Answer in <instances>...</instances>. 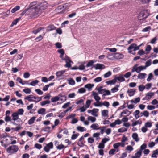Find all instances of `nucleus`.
<instances>
[{
    "label": "nucleus",
    "mask_w": 158,
    "mask_h": 158,
    "mask_svg": "<svg viewBox=\"0 0 158 158\" xmlns=\"http://www.w3.org/2000/svg\"><path fill=\"white\" fill-rule=\"evenodd\" d=\"M116 82L118 80L120 82H123L125 81V79L123 76L122 74H120L118 76H115L114 77Z\"/></svg>",
    "instance_id": "f8f14e48"
},
{
    "label": "nucleus",
    "mask_w": 158,
    "mask_h": 158,
    "mask_svg": "<svg viewBox=\"0 0 158 158\" xmlns=\"http://www.w3.org/2000/svg\"><path fill=\"white\" fill-rule=\"evenodd\" d=\"M95 62H96V60H90L88 62V63H87L86 65V66L87 67H90L93 65V64Z\"/></svg>",
    "instance_id": "c9c22d12"
},
{
    "label": "nucleus",
    "mask_w": 158,
    "mask_h": 158,
    "mask_svg": "<svg viewBox=\"0 0 158 158\" xmlns=\"http://www.w3.org/2000/svg\"><path fill=\"white\" fill-rule=\"evenodd\" d=\"M77 129L81 132H83L86 130V129L85 127L80 126H78L77 128Z\"/></svg>",
    "instance_id": "72a5a7b5"
},
{
    "label": "nucleus",
    "mask_w": 158,
    "mask_h": 158,
    "mask_svg": "<svg viewBox=\"0 0 158 158\" xmlns=\"http://www.w3.org/2000/svg\"><path fill=\"white\" fill-rule=\"evenodd\" d=\"M119 151L118 149H112L110 150L109 151V153L110 155H114V152L116 151L118 152Z\"/></svg>",
    "instance_id": "49530a36"
},
{
    "label": "nucleus",
    "mask_w": 158,
    "mask_h": 158,
    "mask_svg": "<svg viewBox=\"0 0 158 158\" xmlns=\"http://www.w3.org/2000/svg\"><path fill=\"white\" fill-rule=\"evenodd\" d=\"M28 9L27 8L25 9L20 14V15L23 16L24 15H31V17L35 16V15H33V13L30 10V9Z\"/></svg>",
    "instance_id": "0eeeda50"
},
{
    "label": "nucleus",
    "mask_w": 158,
    "mask_h": 158,
    "mask_svg": "<svg viewBox=\"0 0 158 158\" xmlns=\"http://www.w3.org/2000/svg\"><path fill=\"white\" fill-rule=\"evenodd\" d=\"M17 113L19 115H22L23 114L24 110L23 109H18Z\"/></svg>",
    "instance_id": "5fc2aeb1"
},
{
    "label": "nucleus",
    "mask_w": 158,
    "mask_h": 158,
    "mask_svg": "<svg viewBox=\"0 0 158 158\" xmlns=\"http://www.w3.org/2000/svg\"><path fill=\"white\" fill-rule=\"evenodd\" d=\"M56 29V27L54 26V25L50 24L47 27V30L48 31H50L55 30Z\"/></svg>",
    "instance_id": "393cba45"
},
{
    "label": "nucleus",
    "mask_w": 158,
    "mask_h": 158,
    "mask_svg": "<svg viewBox=\"0 0 158 158\" xmlns=\"http://www.w3.org/2000/svg\"><path fill=\"white\" fill-rule=\"evenodd\" d=\"M69 84L71 85H73L75 84V81L74 80L72 79H70L68 80Z\"/></svg>",
    "instance_id": "13d9d810"
},
{
    "label": "nucleus",
    "mask_w": 158,
    "mask_h": 158,
    "mask_svg": "<svg viewBox=\"0 0 158 158\" xmlns=\"http://www.w3.org/2000/svg\"><path fill=\"white\" fill-rule=\"evenodd\" d=\"M35 117H32L28 121V123L29 125H31L33 123L35 120Z\"/></svg>",
    "instance_id": "09e8293b"
},
{
    "label": "nucleus",
    "mask_w": 158,
    "mask_h": 158,
    "mask_svg": "<svg viewBox=\"0 0 158 158\" xmlns=\"http://www.w3.org/2000/svg\"><path fill=\"white\" fill-rule=\"evenodd\" d=\"M50 102L49 100H47L42 101L40 103V104L42 106H43L45 105L49 104Z\"/></svg>",
    "instance_id": "ea45409f"
},
{
    "label": "nucleus",
    "mask_w": 158,
    "mask_h": 158,
    "mask_svg": "<svg viewBox=\"0 0 158 158\" xmlns=\"http://www.w3.org/2000/svg\"><path fill=\"white\" fill-rule=\"evenodd\" d=\"M151 49V47L150 45H147V47L145 49L146 51H147L146 52H145V54H148L149 53V51Z\"/></svg>",
    "instance_id": "de8ad7c7"
},
{
    "label": "nucleus",
    "mask_w": 158,
    "mask_h": 158,
    "mask_svg": "<svg viewBox=\"0 0 158 158\" xmlns=\"http://www.w3.org/2000/svg\"><path fill=\"white\" fill-rule=\"evenodd\" d=\"M44 27H39V28H38V29H37L34 30L32 31V32L35 34H37V33H38V32H39L40 30L44 29Z\"/></svg>",
    "instance_id": "a19ab883"
},
{
    "label": "nucleus",
    "mask_w": 158,
    "mask_h": 158,
    "mask_svg": "<svg viewBox=\"0 0 158 158\" xmlns=\"http://www.w3.org/2000/svg\"><path fill=\"white\" fill-rule=\"evenodd\" d=\"M51 129V127L48 126H47L45 127H44L43 128V130L44 131L49 132L50 131Z\"/></svg>",
    "instance_id": "680f3d73"
},
{
    "label": "nucleus",
    "mask_w": 158,
    "mask_h": 158,
    "mask_svg": "<svg viewBox=\"0 0 158 158\" xmlns=\"http://www.w3.org/2000/svg\"><path fill=\"white\" fill-rule=\"evenodd\" d=\"M93 101V100H87L86 102L85 107L86 108H89L91 102Z\"/></svg>",
    "instance_id": "f704fd0d"
},
{
    "label": "nucleus",
    "mask_w": 158,
    "mask_h": 158,
    "mask_svg": "<svg viewBox=\"0 0 158 158\" xmlns=\"http://www.w3.org/2000/svg\"><path fill=\"white\" fill-rule=\"evenodd\" d=\"M88 120L91 121L92 122H94L96 120V118L92 116H89L88 118Z\"/></svg>",
    "instance_id": "6e6d98bb"
},
{
    "label": "nucleus",
    "mask_w": 158,
    "mask_h": 158,
    "mask_svg": "<svg viewBox=\"0 0 158 158\" xmlns=\"http://www.w3.org/2000/svg\"><path fill=\"white\" fill-rule=\"evenodd\" d=\"M32 98H35V96H33V95H29L27 97L25 98L24 99H25L29 101L30 102H31V101H34V100L32 99Z\"/></svg>",
    "instance_id": "5701e85b"
},
{
    "label": "nucleus",
    "mask_w": 158,
    "mask_h": 158,
    "mask_svg": "<svg viewBox=\"0 0 158 158\" xmlns=\"http://www.w3.org/2000/svg\"><path fill=\"white\" fill-rule=\"evenodd\" d=\"M23 91L26 94H30L31 92V91L30 89L27 88L23 89Z\"/></svg>",
    "instance_id": "052dcab7"
},
{
    "label": "nucleus",
    "mask_w": 158,
    "mask_h": 158,
    "mask_svg": "<svg viewBox=\"0 0 158 158\" xmlns=\"http://www.w3.org/2000/svg\"><path fill=\"white\" fill-rule=\"evenodd\" d=\"M147 147V145L145 143L143 144L140 147L139 149L135 154V156H132L131 158H140L142 155V152Z\"/></svg>",
    "instance_id": "f03ea898"
},
{
    "label": "nucleus",
    "mask_w": 158,
    "mask_h": 158,
    "mask_svg": "<svg viewBox=\"0 0 158 158\" xmlns=\"http://www.w3.org/2000/svg\"><path fill=\"white\" fill-rule=\"evenodd\" d=\"M119 87L118 85H117L116 86L111 89V91L113 93H114L116 92L118 90V88Z\"/></svg>",
    "instance_id": "79ce46f5"
},
{
    "label": "nucleus",
    "mask_w": 158,
    "mask_h": 158,
    "mask_svg": "<svg viewBox=\"0 0 158 158\" xmlns=\"http://www.w3.org/2000/svg\"><path fill=\"white\" fill-rule=\"evenodd\" d=\"M120 146V143H117L113 145V147L115 149H118V148Z\"/></svg>",
    "instance_id": "69168bd1"
},
{
    "label": "nucleus",
    "mask_w": 158,
    "mask_h": 158,
    "mask_svg": "<svg viewBox=\"0 0 158 158\" xmlns=\"http://www.w3.org/2000/svg\"><path fill=\"white\" fill-rule=\"evenodd\" d=\"M146 75V74L145 73H139L138 74L137 77L139 79H142L145 78Z\"/></svg>",
    "instance_id": "b1692460"
},
{
    "label": "nucleus",
    "mask_w": 158,
    "mask_h": 158,
    "mask_svg": "<svg viewBox=\"0 0 158 158\" xmlns=\"http://www.w3.org/2000/svg\"><path fill=\"white\" fill-rule=\"evenodd\" d=\"M138 64H135L132 67L131 70V72H135L137 73H140V72L142 70L145 69V67L144 66H138Z\"/></svg>",
    "instance_id": "39448f33"
},
{
    "label": "nucleus",
    "mask_w": 158,
    "mask_h": 158,
    "mask_svg": "<svg viewBox=\"0 0 158 158\" xmlns=\"http://www.w3.org/2000/svg\"><path fill=\"white\" fill-rule=\"evenodd\" d=\"M112 73L110 71H108L107 73L104 75V77L105 78H107L111 75Z\"/></svg>",
    "instance_id": "4d7b16f0"
},
{
    "label": "nucleus",
    "mask_w": 158,
    "mask_h": 158,
    "mask_svg": "<svg viewBox=\"0 0 158 158\" xmlns=\"http://www.w3.org/2000/svg\"><path fill=\"white\" fill-rule=\"evenodd\" d=\"M123 56L121 54L118 53H116L114 54V58L117 59H122L123 57Z\"/></svg>",
    "instance_id": "dca6fc26"
},
{
    "label": "nucleus",
    "mask_w": 158,
    "mask_h": 158,
    "mask_svg": "<svg viewBox=\"0 0 158 158\" xmlns=\"http://www.w3.org/2000/svg\"><path fill=\"white\" fill-rule=\"evenodd\" d=\"M16 81L18 82H19L22 85H24L25 84H29L27 81H23L22 79L19 77H17V78L16 79Z\"/></svg>",
    "instance_id": "4be33fe9"
},
{
    "label": "nucleus",
    "mask_w": 158,
    "mask_h": 158,
    "mask_svg": "<svg viewBox=\"0 0 158 158\" xmlns=\"http://www.w3.org/2000/svg\"><path fill=\"white\" fill-rule=\"evenodd\" d=\"M60 96L61 97H60V100L61 101H63V102H64V101L66 100V97L64 95H62L61 94Z\"/></svg>",
    "instance_id": "0e129e2a"
},
{
    "label": "nucleus",
    "mask_w": 158,
    "mask_h": 158,
    "mask_svg": "<svg viewBox=\"0 0 158 158\" xmlns=\"http://www.w3.org/2000/svg\"><path fill=\"white\" fill-rule=\"evenodd\" d=\"M154 95V93L151 92H148L147 93L145 96L143 98V100H149Z\"/></svg>",
    "instance_id": "9b49d317"
},
{
    "label": "nucleus",
    "mask_w": 158,
    "mask_h": 158,
    "mask_svg": "<svg viewBox=\"0 0 158 158\" xmlns=\"http://www.w3.org/2000/svg\"><path fill=\"white\" fill-rule=\"evenodd\" d=\"M110 105L109 102L107 101H105L104 102L102 103V102H99V104L96 105V104H94V106H102L103 105L108 107Z\"/></svg>",
    "instance_id": "ddd939ff"
},
{
    "label": "nucleus",
    "mask_w": 158,
    "mask_h": 158,
    "mask_svg": "<svg viewBox=\"0 0 158 158\" xmlns=\"http://www.w3.org/2000/svg\"><path fill=\"white\" fill-rule=\"evenodd\" d=\"M114 54L110 52H108L106 56L107 58L110 60H113L114 59Z\"/></svg>",
    "instance_id": "a878e982"
},
{
    "label": "nucleus",
    "mask_w": 158,
    "mask_h": 158,
    "mask_svg": "<svg viewBox=\"0 0 158 158\" xmlns=\"http://www.w3.org/2000/svg\"><path fill=\"white\" fill-rule=\"evenodd\" d=\"M144 126L147 128H148V127L150 128L152 127V124L150 122H147L145 123Z\"/></svg>",
    "instance_id": "e2e57ef3"
},
{
    "label": "nucleus",
    "mask_w": 158,
    "mask_h": 158,
    "mask_svg": "<svg viewBox=\"0 0 158 158\" xmlns=\"http://www.w3.org/2000/svg\"><path fill=\"white\" fill-rule=\"evenodd\" d=\"M151 60L150 59H149L147 60L146 62L145 63V65L144 66V67H145V69L146 68L148 67L151 65Z\"/></svg>",
    "instance_id": "c03bdc74"
},
{
    "label": "nucleus",
    "mask_w": 158,
    "mask_h": 158,
    "mask_svg": "<svg viewBox=\"0 0 158 158\" xmlns=\"http://www.w3.org/2000/svg\"><path fill=\"white\" fill-rule=\"evenodd\" d=\"M12 117V120L14 121H16L19 119V115L16 112H14L11 115Z\"/></svg>",
    "instance_id": "a211bd4d"
},
{
    "label": "nucleus",
    "mask_w": 158,
    "mask_h": 158,
    "mask_svg": "<svg viewBox=\"0 0 158 158\" xmlns=\"http://www.w3.org/2000/svg\"><path fill=\"white\" fill-rule=\"evenodd\" d=\"M99 126L98 123H93L90 126V127L94 130H100L101 134L103 135L106 130V127L102 126L99 127Z\"/></svg>",
    "instance_id": "7ed1b4c3"
},
{
    "label": "nucleus",
    "mask_w": 158,
    "mask_h": 158,
    "mask_svg": "<svg viewBox=\"0 0 158 158\" xmlns=\"http://www.w3.org/2000/svg\"><path fill=\"white\" fill-rule=\"evenodd\" d=\"M39 82V81L38 80H35V81H32L30 84H29L32 86H34L36 84H38Z\"/></svg>",
    "instance_id": "603ef678"
},
{
    "label": "nucleus",
    "mask_w": 158,
    "mask_h": 158,
    "mask_svg": "<svg viewBox=\"0 0 158 158\" xmlns=\"http://www.w3.org/2000/svg\"><path fill=\"white\" fill-rule=\"evenodd\" d=\"M48 6V3L46 2H44L40 3H38V6H35V8L30 9V10L32 11L33 15L35 17L40 15L42 10L45 9Z\"/></svg>",
    "instance_id": "f257e3e1"
},
{
    "label": "nucleus",
    "mask_w": 158,
    "mask_h": 158,
    "mask_svg": "<svg viewBox=\"0 0 158 158\" xmlns=\"http://www.w3.org/2000/svg\"><path fill=\"white\" fill-rule=\"evenodd\" d=\"M145 87L143 85H141L139 86V89L140 91H143L145 89Z\"/></svg>",
    "instance_id": "338daca9"
},
{
    "label": "nucleus",
    "mask_w": 158,
    "mask_h": 158,
    "mask_svg": "<svg viewBox=\"0 0 158 158\" xmlns=\"http://www.w3.org/2000/svg\"><path fill=\"white\" fill-rule=\"evenodd\" d=\"M116 82V80L114 77V78L112 80L106 81V83L107 85H113Z\"/></svg>",
    "instance_id": "7c9ffc66"
},
{
    "label": "nucleus",
    "mask_w": 158,
    "mask_h": 158,
    "mask_svg": "<svg viewBox=\"0 0 158 158\" xmlns=\"http://www.w3.org/2000/svg\"><path fill=\"white\" fill-rule=\"evenodd\" d=\"M67 59H66L64 61H65L66 63V64L65 65V66L66 67L70 68L71 67V63H73V62L71 60L70 58L69 57L67 58Z\"/></svg>",
    "instance_id": "4468645a"
},
{
    "label": "nucleus",
    "mask_w": 158,
    "mask_h": 158,
    "mask_svg": "<svg viewBox=\"0 0 158 158\" xmlns=\"http://www.w3.org/2000/svg\"><path fill=\"white\" fill-rule=\"evenodd\" d=\"M108 111L107 110H103L102 111V114L103 117H105L108 114Z\"/></svg>",
    "instance_id": "e433bc0d"
},
{
    "label": "nucleus",
    "mask_w": 158,
    "mask_h": 158,
    "mask_svg": "<svg viewBox=\"0 0 158 158\" xmlns=\"http://www.w3.org/2000/svg\"><path fill=\"white\" fill-rule=\"evenodd\" d=\"M6 122H11L12 120L10 116V115H5V117L4 118Z\"/></svg>",
    "instance_id": "a18cd8bd"
},
{
    "label": "nucleus",
    "mask_w": 158,
    "mask_h": 158,
    "mask_svg": "<svg viewBox=\"0 0 158 158\" xmlns=\"http://www.w3.org/2000/svg\"><path fill=\"white\" fill-rule=\"evenodd\" d=\"M142 123V121L140 119H139L138 120H136L135 122H133L131 124V126L134 127L138 124H141Z\"/></svg>",
    "instance_id": "bb28decb"
},
{
    "label": "nucleus",
    "mask_w": 158,
    "mask_h": 158,
    "mask_svg": "<svg viewBox=\"0 0 158 158\" xmlns=\"http://www.w3.org/2000/svg\"><path fill=\"white\" fill-rule=\"evenodd\" d=\"M140 113V111L139 110H136L133 113V115L136 119L139 118V115Z\"/></svg>",
    "instance_id": "2f4dec72"
},
{
    "label": "nucleus",
    "mask_w": 158,
    "mask_h": 158,
    "mask_svg": "<svg viewBox=\"0 0 158 158\" xmlns=\"http://www.w3.org/2000/svg\"><path fill=\"white\" fill-rule=\"evenodd\" d=\"M127 130V128L123 127L119 129L118 130V131L119 132H123L126 131Z\"/></svg>",
    "instance_id": "bf43d9fd"
},
{
    "label": "nucleus",
    "mask_w": 158,
    "mask_h": 158,
    "mask_svg": "<svg viewBox=\"0 0 158 158\" xmlns=\"http://www.w3.org/2000/svg\"><path fill=\"white\" fill-rule=\"evenodd\" d=\"M100 134H101V132L100 133V132H97V133H94L93 134V137L96 138V140H98L100 139L99 136L100 135Z\"/></svg>",
    "instance_id": "cd10ccee"
},
{
    "label": "nucleus",
    "mask_w": 158,
    "mask_h": 158,
    "mask_svg": "<svg viewBox=\"0 0 158 158\" xmlns=\"http://www.w3.org/2000/svg\"><path fill=\"white\" fill-rule=\"evenodd\" d=\"M158 155V149H156L153 151V153L152 155V157L157 158Z\"/></svg>",
    "instance_id": "4c0bfd02"
},
{
    "label": "nucleus",
    "mask_w": 158,
    "mask_h": 158,
    "mask_svg": "<svg viewBox=\"0 0 158 158\" xmlns=\"http://www.w3.org/2000/svg\"><path fill=\"white\" fill-rule=\"evenodd\" d=\"M92 93L94 98L96 101V102L93 103L94 105L95 104H96V105L99 104V102H99L101 99V98L98 95V94L97 93L93 91L92 92Z\"/></svg>",
    "instance_id": "6e6552de"
},
{
    "label": "nucleus",
    "mask_w": 158,
    "mask_h": 158,
    "mask_svg": "<svg viewBox=\"0 0 158 158\" xmlns=\"http://www.w3.org/2000/svg\"><path fill=\"white\" fill-rule=\"evenodd\" d=\"M140 100V98L139 97H138L136 98L134 100H131V102L132 103H134L135 104H136L139 102Z\"/></svg>",
    "instance_id": "8fccbe9b"
},
{
    "label": "nucleus",
    "mask_w": 158,
    "mask_h": 158,
    "mask_svg": "<svg viewBox=\"0 0 158 158\" xmlns=\"http://www.w3.org/2000/svg\"><path fill=\"white\" fill-rule=\"evenodd\" d=\"M46 109L44 108H42L38 110V113L39 114H45Z\"/></svg>",
    "instance_id": "473e14b6"
},
{
    "label": "nucleus",
    "mask_w": 158,
    "mask_h": 158,
    "mask_svg": "<svg viewBox=\"0 0 158 158\" xmlns=\"http://www.w3.org/2000/svg\"><path fill=\"white\" fill-rule=\"evenodd\" d=\"M17 146L13 145L9 146L6 150L8 153L13 154L17 152L19 150Z\"/></svg>",
    "instance_id": "20e7f679"
},
{
    "label": "nucleus",
    "mask_w": 158,
    "mask_h": 158,
    "mask_svg": "<svg viewBox=\"0 0 158 158\" xmlns=\"http://www.w3.org/2000/svg\"><path fill=\"white\" fill-rule=\"evenodd\" d=\"M21 18H17L15 19L12 22V24L11 25V26H13L14 25H16L17 23V22H18L19 20H20Z\"/></svg>",
    "instance_id": "864d4df0"
},
{
    "label": "nucleus",
    "mask_w": 158,
    "mask_h": 158,
    "mask_svg": "<svg viewBox=\"0 0 158 158\" xmlns=\"http://www.w3.org/2000/svg\"><path fill=\"white\" fill-rule=\"evenodd\" d=\"M94 86V85L90 84H88L85 86V88H87L89 91H90L93 87Z\"/></svg>",
    "instance_id": "c85d7f7f"
},
{
    "label": "nucleus",
    "mask_w": 158,
    "mask_h": 158,
    "mask_svg": "<svg viewBox=\"0 0 158 158\" xmlns=\"http://www.w3.org/2000/svg\"><path fill=\"white\" fill-rule=\"evenodd\" d=\"M105 89H102V87H100L97 89L98 93L100 94H102L104 92Z\"/></svg>",
    "instance_id": "58836bf2"
},
{
    "label": "nucleus",
    "mask_w": 158,
    "mask_h": 158,
    "mask_svg": "<svg viewBox=\"0 0 158 158\" xmlns=\"http://www.w3.org/2000/svg\"><path fill=\"white\" fill-rule=\"evenodd\" d=\"M53 148V143L52 142H51L46 144V145L44 147V149L46 152H48L50 149H52Z\"/></svg>",
    "instance_id": "1a4fd4ad"
},
{
    "label": "nucleus",
    "mask_w": 158,
    "mask_h": 158,
    "mask_svg": "<svg viewBox=\"0 0 158 158\" xmlns=\"http://www.w3.org/2000/svg\"><path fill=\"white\" fill-rule=\"evenodd\" d=\"M61 97L60 94H59L58 96L52 97L51 99V101L52 102H55L60 100V98Z\"/></svg>",
    "instance_id": "aec40b11"
},
{
    "label": "nucleus",
    "mask_w": 158,
    "mask_h": 158,
    "mask_svg": "<svg viewBox=\"0 0 158 158\" xmlns=\"http://www.w3.org/2000/svg\"><path fill=\"white\" fill-rule=\"evenodd\" d=\"M99 110L97 108H94L93 109V112L92 113H91L92 115L95 116L97 117L98 115L97 114V113L98 112Z\"/></svg>",
    "instance_id": "c756f323"
},
{
    "label": "nucleus",
    "mask_w": 158,
    "mask_h": 158,
    "mask_svg": "<svg viewBox=\"0 0 158 158\" xmlns=\"http://www.w3.org/2000/svg\"><path fill=\"white\" fill-rule=\"evenodd\" d=\"M64 71L58 72L56 73V75L58 77H60L64 74Z\"/></svg>",
    "instance_id": "774afa93"
},
{
    "label": "nucleus",
    "mask_w": 158,
    "mask_h": 158,
    "mask_svg": "<svg viewBox=\"0 0 158 158\" xmlns=\"http://www.w3.org/2000/svg\"><path fill=\"white\" fill-rule=\"evenodd\" d=\"M38 3L37 1H33L31 2L28 6V9H32L35 8V6H38Z\"/></svg>",
    "instance_id": "2eb2a0df"
},
{
    "label": "nucleus",
    "mask_w": 158,
    "mask_h": 158,
    "mask_svg": "<svg viewBox=\"0 0 158 158\" xmlns=\"http://www.w3.org/2000/svg\"><path fill=\"white\" fill-rule=\"evenodd\" d=\"M86 92V90L84 88H81L78 89L77 93L80 94Z\"/></svg>",
    "instance_id": "3c124183"
},
{
    "label": "nucleus",
    "mask_w": 158,
    "mask_h": 158,
    "mask_svg": "<svg viewBox=\"0 0 158 158\" xmlns=\"http://www.w3.org/2000/svg\"><path fill=\"white\" fill-rule=\"evenodd\" d=\"M146 14H147L146 11H143L141 12L139 14L138 17L139 19L141 20L143 19L147 18L148 15Z\"/></svg>",
    "instance_id": "9d476101"
},
{
    "label": "nucleus",
    "mask_w": 158,
    "mask_h": 158,
    "mask_svg": "<svg viewBox=\"0 0 158 158\" xmlns=\"http://www.w3.org/2000/svg\"><path fill=\"white\" fill-rule=\"evenodd\" d=\"M20 8V7L19 6H17L12 9L11 12L12 13H14L19 10Z\"/></svg>",
    "instance_id": "37998d69"
},
{
    "label": "nucleus",
    "mask_w": 158,
    "mask_h": 158,
    "mask_svg": "<svg viewBox=\"0 0 158 158\" xmlns=\"http://www.w3.org/2000/svg\"><path fill=\"white\" fill-rule=\"evenodd\" d=\"M132 137L135 141L138 142L139 141L138 135L137 133H133L132 135Z\"/></svg>",
    "instance_id": "412c9836"
},
{
    "label": "nucleus",
    "mask_w": 158,
    "mask_h": 158,
    "mask_svg": "<svg viewBox=\"0 0 158 158\" xmlns=\"http://www.w3.org/2000/svg\"><path fill=\"white\" fill-rule=\"evenodd\" d=\"M135 92V90L134 89H129L127 91V93H128V95L130 97L133 96L134 95Z\"/></svg>",
    "instance_id": "6ab92c4d"
},
{
    "label": "nucleus",
    "mask_w": 158,
    "mask_h": 158,
    "mask_svg": "<svg viewBox=\"0 0 158 158\" xmlns=\"http://www.w3.org/2000/svg\"><path fill=\"white\" fill-rule=\"evenodd\" d=\"M105 67L104 64L99 63L96 64L95 67L96 69H105Z\"/></svg>",
    "instance_id": "f3484780"
},
{
    "label": "nucleus",
    "mask_w": 158,
    "mask_h": 158,
    "mask_svg": "<svg viewBox=\"0 0 158 158\" xmlns=\"http://www.w3.org/2000/svg\"><path fill=\"white\" fill-rule=\"evenodd\" d=\"M142 44H141L139 46H137L136 44L132 43L127 48V50L128 51V52L130 51H135L139 49V48L141 46Z\"/></svg>",
    "instance_id": "423d86ee"
}]
</instances>
